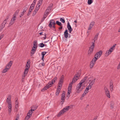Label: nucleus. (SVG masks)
I'll use <instances>...</instances> for the list:
<instances>
[{
	"mask_svg": "<svg viewBox=\"0 0 120 120\" xmlns=\"http://www.w3.org/2000/svg\"><path fill=\"white\" fill-rule=\"evenodd\" d=\"M72 105L68 106L65 107L64 108L62 109L60 112H59L57 115V117H59L62 115L66 111H68L69 109H71Z\"/></svg>",
	"mask_w": 120,
	"mask_h": 120,
	"instance_id": "obj_1",
	"label": "nucleus"
},
{
	"mask_svg": "<svg viewBox=\"0 0 120 120\" xmlns=\"http://www.w3.org/2000/svg\"><path fill=\"white\" fill-rule=\"evenodd\" d=\"M94 41L91 42L92 45L90 47L89 51H88V54L90 55L91 53L92 52L94 49V43L95 42L96 40L94 39Z\"/></svg>",
	"mask_w": 120,
	"mask_h": 120,
	"instance_id": "obj_2",
	"label": "nucleus"
},
{
	"mask_svg": "<svg viewBox=\"0 0 120 120\" xmlns=\"http://www.w3.org/2000/svg\"><path fill=\"white\" fill-rule=\"evenodd\" d=\"M102 53V51L100 50L97 52L95 55L94 56L99 58L101 56Z\"/></svg>",
	"mask_w": 120,
	"mask_h": 120,
	"instance_id": "obj_3",
	"label": "nucleus"
},
{
	"mask_svg": "<svg viewBox=\"0 0 120 120\" xmlns=\"http://www.w3.org/2000/svg\"><path fill=\"white\" fill-rule=\"evenodd\" d=\"M31 111H29L27 116L25 117L24 120H28L30 117L32 115Z\"/></svg>",
	"mask_w": 120,
	"mask_h": 120,
	"instance_id": "obj_4",
	"label": "nucleus"
},
{
	"mask_svg": "<svg viewBox=\"0 0 120 120\" xmlns=\"http://www.w3.org/2000/svg\"><path fill=\"white\" fill-rule=\"evenodd\" d=\"M52 86L51 83H49L47 84L46 86L42 90V91H43L45 90H46L47 89L49 88Z\"/></svg>",
	"mask_w": 120,
	"mask_h": 120,
	"instance_id": "obj_5",
	"label": "nucleus"
},
{
	"mask_svg": "<svg viewBox=\"0 0 120 120\" xmlns=\"http://www.w3.org/2000/svg\"><path fill=\"white\" fill-rule=\"evenodd\" d=\"M37 48V47H35L34 46H33L32 48V49L31 51V56H33V54L35 53V51H36V49Z\"/></svg>",
	"mask_w": 120,
	"mask_h": 120,
	"instance_id": "obj_6",
	"label": "nucleus"
},
{
	"mask_svg": "<svg viewBox=\"0 0 120 120\" xmlns=\"http://www.w3.org/2000/svg\"><path fill=\"white\" fill-rule=\"evenodd\" d=\"M56 24V23L55 22L53 19L51 20H50V23L49 24V27H52V25H55Z\"/></svg>",
	"mask_w": 120,
	"mask_h": 120,
	"instance_id": "obj_7",
	"label": "nucleus"
},
{
	"mask_svg": "<svg viewBox=\"0 0 120 120\" xmlns=\"http://www.w3.org/2000/svg\"><path fill=\"white\" fill-rule=\"evenodd\" d=\"M112 51V48H110L107 51L105 54V56H108L109 54H110L111 53Z\"/></svg>",
	"mask_w": 120,
	"mask_h": 120,
	"instance_id": "obj_8",
	"label": "nucleus"
},
{
	"mask_svg": "<svg viewBox=\"0 0 120 120\" xmlns=\"http://www.w3.org/2000/svg\"><path fill=\"white\" fill-rule=\"evenodd\" d=\"M67 28L68 30L69 31V32L70 33H71V32L72 31V29L68 22L67 24Z\"/></svg>",
	"mask_w": 120,
	"mask_h": 120,
	"instance_id": "obj_9",
	"label": "nucleus"
},
{
	"mask_svg": "<svg viewBox=\"0 0 120 120\" xmlns=\"http://www.w3.org/2000/svg\"><path fill=\"white\" fill-rule=\"evenodd\" d=\"M11 95H9L8 96V97L7 98V101L8 103V104H11Z\"/></svg>",
	"mask_w": 120,
	"mask_h": 120,
	"instance_id": "obj_10",
	"label": "nucleus"
},
{
	"mask_svg": "<svg viewBox=\"0 0 120 120\" xmlns=\"http://www.w3.org/2000/svg\"><path fill=\"white\" fill-rule=\"evenodd\" d=\"M12 61H11L7 65L6 67L8 69H9L10 67L12 65Z\"/></svg>",
	"mask_w": 120,
	"mask_h": 120,
	"instance_id": "obj_11",
	"label": "nucleus"
},
{
	"mask_svg": "<svg viewBox=\"0 0 120 120\" xmlns=\"http://www.w3.org/2000/svg\"><path fill=\"white\" fill-rule=\"evenodd\" d=\"M68 30H66L64 32V37L66 38H67L68 36Z\"/></svg>",
	"mask_w": 120,
	"mask_h": 120,
	"instance_id": "obj_12",
	"label": "nucleus"
},
{
	"mask_svg": "<svg viewBox=\"0 0 120 120\" xmlns=\"http://www.w3.org/2000/svg\"><path fill=\"white\" fill-rule=\"evenodd\" d=\"M94 22L93 21L91 22L90 23L89 27L88 28V30H91L92 28L93 27V26L94 25Z\"/></svg>",
	"mask_w": 120,
	"mask_h": 120,
	"instance_id": "obj_13",
	"label": "nucleus"
},
{
	"mask_svg": "<svg viewBox=\"0 0 120 120\" xmlns=\"http://www.w3.org/2000/svg\"><path fill=\"white\" fill-rule=\"evenodd\" d=\"M57 79V78L56 77H55L52 80L51 82H49V83H51V85H52V84H53L55 82Z\"/></svg>",
	"mask_w": 120,
	"mask_h": 120,
	"instance_id": "obj_14",
	"label": "nucleus"
},
{
	"mask_svg": "<svg viewBox=\"0 0 120 120\" xmlns=\"http://www.w3.org/2000/svg\"><path fill=\"white\" fill-rule=\"evenodd\" d=\"M79 78H76L75 77V76H74V78L72 80V83H74L75 82H76Z\"/></svg>",
	"mask_w": 120,
	"mask_h": 120,
	"instance_id": "obj_15",
	"label": "nucleus"
},
{
	"mask_svg": "<svg viewBox=\"0 0 120 120\" xmlns=\"http://www.w3.org/2000/svg\"><path fill=\"white\" fill-rule=\"evenodd\" d=\"M61 90V88H57L56 93V95H58L59 94Z\"/></svg>",
	"mask_w": 120,
	"mask_h": 120,
	"instance_id": "obj_16",
	"label": "nucleus"
},
{
	"mask_svg": "<svg viewBox=\"0 0 120 120\" xmlns=\"http://www.w3.org/2000/svg\"><path fill=\"white\" fill-rule=\"evenodd\" d=\"M105 94L109 98H110V95L109 93V91L107 90L106 91H105Z\"/></svg>",
	"mask_w": 120,
	"mask_h": 120,
	"instance_id": "obj_17",
	"label": "nucleus"
},
{
	"mask_svg": "<svg viewBox=\"0 0 120 120\" xmlns=\"http://www.w3.org/2000/svg\"><path fill=\"white\" fill-rule=\"evenodd\" d=\"M80 75L81 73L80 72H77L75 74V77H76V78H79Z\"/></svg>",
	"mask_w": 120,
	"mask_h": 120,
	"instance_id": "obj_18",
	"label": "nucleus"
},
{
	"mask_svg": "<svg viewBox=\"0 0 120 120\" xmlns=\"http://www.w3.org/2000/svg\"><path fill=\"white\" fill-rule=\"evenodd\" d=\"M95 64L94 63L92 62V61H91L90 64V68H92L94 65Z\"/></svg>",
	"mask_w": 120,
	"mask_h": 120,
	"instance_id": "obj_19",
	"label": "nucleus"
},
{
	"mask_svg": "<svg viewBox=\"0 0 120 120\" xmlns=\"http://www.w3.org/2000/svg\"><path fill=\"white\" fill-rule=\"evenodd\" d=\"M53 5L52 4L51 6V7H49L47 8V9L46 10V11H47V12H49L50 11L51 8H52V6Z\"/></svg>",
	"mask_w": 120,
	"mask_h": 120,
	"instance_id": "obj_20",
	"label": "nucleus"
},
{
	"mask_svg": "<svg viewBox=\"0 0 120 120\" xmlns=\"http://www.w3.org/2000/svg\"><path fill=\"white\" fill-rule=\"evenodd\" d=\"M37 5L36 8H35V9L34 11H35L36 12H37L38 11V9L40 8V6L39 5Z\"/></svg>",
	"mask_w": 120,
	"mask_h": 120,
	"instance_id": "obj_21",
	"label": "nucleus"
},
{
	"mask_svg": "<svg viewBox=\"0 0 120 120\" xmlns=\"http://www.w3.org/2000/svg\"><path fill=\"white\" fill-rule=\"evenodd\" d=\"M98 58L94 56V58H93L91 61H92V62H94L95 64V63L97 60Z\"/></svg>",
	"mask_w": 120,
	"mask_h": 120,
	"instance_id": "obj_22",
	"label": "nucleus"
},
{
	"mask_svg": "<svg viewBox=\"0 0 120 120\" xmlns=\"http://www.w3.org/2000/svg\"><path fill=\"white\" fill-rule=\"evenodd\" d=\"M6 23V22L5 23V24L1 25V26L0 27V31H1L3 29L5 26V25Z\"/></svg>",
	"mask_w": 120,
	"mask_h": 120,
	"instance_id": "obj_23",
	"label": "nucleus"
},
{
	"mask_svg": "<svg viewBox=\"0 0 120 120\" xmlns=\"http://www.w3.org/2000/svg\"><path fill=\"white\" fill-rule=\"evenodd\" d=\"M82 85L79 83L77 86L76 87L77 89H80V88L81 87Z\"/></svg>",
	"mask_w": 120,
	"mask_h": 120,
	"instance_id": "obj_24",
	"label": "nucleus"
},
{
	"mask_svg": "<svg viewBox=\"0 0 120 120\" xmlns=\"http://www.w3.org/2000/svg\"><path fill=\"white\" fill-rule=\"evenodd\" d=\"M95 80V79H94L92 80L91 81V82L89 84L92 86L93 84L94 83Z\"/></svg>",
	"mask_w": 120,
	"mask_h": 120,
	"instance_id": "obj_25",
	"label": "nucleus"
},
{
	"mask_svg": "<svg viewBox=\"0 0 120 120\" xmlns=\"http://www.w3.org/2000/svg\"><path fill=\"white\" fill-rule=\"evenodd\" d=\"M39 45V46L41 47H43L45 46H47L46 45H45L42 43L40 44Z\"/></svg>",
	"mask_w": 120,
	"mask_h": 120,
	"instance_id": "obj_26",
	"label": "nucleus"
},
{
	"mask_svg": "<svg viewBox=\"0 0 120 120\" xmlns=\"http://www.w3.org/2000/svg\"><path fill=\"white\" fill-rule=\"evenodd\" d=\"M49 13L47 12V11H45L44 13V16L46 17L48 15Z\"/></svg>",
	"mask_w": 120,
	"mask_h": 120,
	"instance_id": "obj_27",
	"label": "nucleus"
},
{
	"mask_svg": "<svg viewBox=\"0 0 120 120\" xmlns=\"http://www.w3.org/2000/svg\"><path fill=\"white\" fill-rule=\"evenodd\" d=\"M113 84H112V85H111L110 86V91L111 92H112L113 90Z\"/></svg>",
	"mask_w": 120,
	"mask_h": 120,
	"instance_id": "obj_28",
	"label": "nucleus"
},
{
	"mask_svg": "<svg viewBox=\"0 0 120 120\" xmlns=\"http://www.w3.org/2000/svg\"><path fill=\"white\" fill-rule=\"evenodd\" d=\"M19 10L18 9V10H17L15 12V13L13 15L16 16V15H17L18 14V13L19 12Z\"/></svg>",
	"mask_w": 120,
	"mask_h": 120,
	"instance_id": "obj_29",
	"label": "nucleus"
},
{
	"mask_svg": "<svg viewBox=\"0 0 120 120\" xmlns=\"http://www.w3.org/2000/svg\"><path fill=\"white\" fill-rule=\"evenodd\" d=\"M56 23L60 26H61V25H62L61 22H59V21H56Z\"/></svg>",
	"mask_w": 120,
	"mask_h": 120,
	"instance_id": "obj_30",
	"label": "nucleus"
},
{
	"mask_svg": "<svg viewBox=\"0 0 120 120\" xmlns=\"http://www.w3.org/2000/svg\"><path fill=\"white\" fill-rule=\"evenodd\" d=\"M28 68H26L25 70L24 73L26 75V74L28 73Z\"/></svg>",
	"mask_w": 120,
	"mask_h": 120,
	"instance_id": "obj_31",
	"label": "nucleus"
},
{
	"mask_svg": "<svg viewBox=\"0 0 120 120\" xmlns=\"http://www.w3.org/2000/svg\"><path fill=\"white\" fill-rule=\"evenodd\" d=\"M65 99V97H61V99L62 101H61V102H62V104H63V102L64 101Z\"/></svg>",
	"mask_w": 120,
	"mask_h": 120,
	"instance_id": "obj_32",
	"label": "nucleus"
},
{
	"mask_svg": "<svg viewBox=\"0 0 120 120\" xmlns=\"http://www.w3.org/2000/svg\"><path fill=\"white\" fill-rule=\"evenodd\" d=\"M43 0H39V3L37 5H38L39 4V6H40L42 4Z\"/></svg>",
	"mask_w": 120,
	"mask_h": 120,
	"instance_id": "obj_33",
	"label": "nucleus"
},
{
	"mask_svg": "<svg viewBox=\"0 0 120 120\" xmlns=\"http://www.w3.org/2000/svg\"><path fill=\"white\" fill-rule=\"evenodd\" d=\"M92 2L93 1L92 0H88V4L90 5L91 4Z\"/></svg>",
	"mask_w": 120,
	"mask_h": 120,
	"instance_id": "obj_34",
	"label": "nucleus"
},
{
	"mask_svg": "<svg viewBox=\"0 0 120 120\" xmlns=\"http://www.w3.org/2000/svg\"><path fill=\"white\" fill-rule=\"evenodd\" d=\"M73 83H72V82H71L69 85V87L68 88H69L70 89H71L72 85Z\"/></svg>",
	"mask_w": 120,
	"mask_h": 120,
	"instance_id": "obj_35",
	"label": "nucleus"
},
{
	"mask_svg": "<svg viewBox=\"0 0 120 120\" xmlns=\"http://www.w3.org/2000/svg\"><path fill=\"white\" fill-rule=\"evenodd\" d=\"M14 21L13 20H11L10 21V22L9 23V25H10V26H11L14 23Z\"/></svg>",
	"mask_w": 120,
	"mask_h": 120,
	"instance_id": "obj_36",
	"label": "nucleus"
},
{
	"mask_svg": "<svg viewBox=\"0 0 120 120\" xmlns=\"http://www.w3.org/2000/svg\"><path fill=\"white\" fill-rule=\"evenodd\" d=\"M16 16L13 15V17L12 18L11 20L15 21V20L16 19Z\"/></svg>",
	"mask_w": 120,
	"mask_h": 120,
	"instance_id": "obj_37",
	"label": "nucleus"
},
{
	"mask_svg": "<svg viewBox=\"0 0 120 120\" xmlns=\"http://www.w3.org/2000/svg\"><path fill=\"white\" fill-rule=\"evenodd\" d=\"M65 91H63V92L62 93V94L61 97H65Z\"/></svg>",
	"mask_w": 120,
	"mask_h": 120,
	"instance_id": "obj_38",
	"label": "nucleus"
},
{
	"mask_svg": "<svg viewBox=\"0 0 120 120\" xmlns=\"http://www.w3.org/2000/svg\"><path fill=\"white\" fill-rule=\"evenodd\" d=\"M98 35L99 33H97L94 37V39H95V40H97Z\"/></svg>",
	"mask_w": 120,
	"mask_h": 120,
	"instance_id": "obj_39",
	"label": "nucleus"
},
{
	"mask_svg": "<svg viewBox=\"0 0 120 120\" xmlns=\"http://www.w3.org/2000/svg\"><path fill=\"white\" fill-rule=\"evenodd\" d=\"M88 78L87 76H86L83 79H82L83 81V82H84Z\"/></svg>",
	"mask_w": 120,
	"mask_h": 120,
	"instance_id": "obj_40",
	"label": "nucleus"
},
{
	"mask_svg": "<svg viewBox=\"0 0 120 120\" xmlns=\"http://www.w3.org/2000/svg\"><path fill=\"white\" fill-rule=\"evenodd\" d=\"M38 106L34 105L31 108L36 110Z\"/></svg>",
	"mask_w": 120,
	"mask_h": 120,
	"instance_id": "obj_41",
	"label": "nucleus"
},
{
	"mask_svg": "<svg viewBox=\"0 0 120 120\" xmlns=\"http://www.w3.org/2000/svg\"><path fill=\"white\" fill-rule=\"evenodd\" d=\"M37 41H34V42L33 46L35 47H37Z\"/></svg>",
	"mask_w": 120,
	"mask_h": 120,
	"instance_id": "obj_42",
	"label": "nucleus"
},
{
	"mask_svg": "<svg viewBox=\"0 0 120 120\" xmlns=\"http://www.w3.org/2000/svg\"><path fill=\"white\" fill-rule=\"evenodd\" d=\"M63 79H64V76L63 75L61 77L60 80V81L61 82H63Z\"/></svg>",
	"mask_w": 120,
	"mask_h": 120,
	"instance_id": "obj_43",
	"label": "nucleus"
},
{
	"mask_svg": "<svg viewBox=\"0 0 120 120\" xmlns=\"http://www.w3.org/2000/svg\"><path fill=\"white\" fill-rule=\"evenodd\" d=\"M60 21L63 23H64L65 22V20L63 18H60Z\"/></svg>",
	"mask_w": 120,
	"mask_h": 120,
	"instance_id": "obj_44",
	"label": "nucleus"
},
{
	"mask_svg": "<svg viewBox=\"0 0 120 120\" xmlns=\"http://www.w3.org/2000/svg\"><path fill=\"white\" fill-rule=\"evenodd\" d=\"M10 14H8L7 15L6 17V18L5 19V20L6 21H7L8 19L9 16H10Z\"/></svg>",
	"mask_w": 120,
	"mask_h": 120,
	"instance_id": "obj_45",
	"label": "nucleus"
},
{
	"mask_svg": "<svg viewBox=\"0 0 120 120\" xmlns=\"http://www.w3.org/2000/svg\"><path fill=\"white\" fill-rule=\"evenodd\" d=\"M8 69V68L6 67L5 69L3 70V72L4 73H5L7 71V70Z\"/></svg>",
	"mask_w": 120,
	"mask_h": 120,
	"instance_id": "obj_46",
	"label": "nucleus"
},
{
	"mask_svg": "<svg viewBox=\"0 0 120 120\" xmlns=\"http://www.w3.org/2000/svg\"><path fill=\"white\" fill-rule=\"evenodd\" d=\"M47 52H41V54L42 56H44V55L46 54Z\"/></svg>",
	"mask_w": 120,
	"mask_h": 120,
	"instance_id": "obj_47",
	"label": "nucleus"
},
{
	"mask_svg": "<svg viewBox=\"0 0 120 120\" xmlns=\"http://www.w3.org/2000/svg\"><path fill=\"white\" fill-rule=\"evenodd\" d=\"M26 67L27 68H29L30 67V63H29L28 64H26Z\"/></svg>",
	"mask_w": 120,
	"mask_h": 120,
	"instance_id": "obj_48",
	"label": "nucleus"
},
{
	"mask_svg": "<svg viewBox=\"0 0 120 120\" xmlns=\"http://www.w3.org/2000/svg\"><path fill=\"white\" fill-rule=\"evenodd\" d=\"M35 4H34V3H33L32 4H31V5L30 6V7L31 8H34V5Z\"/></svg>",
	"mask_w": 120,
	"mask_h": 120,
	"instance_id": "obj_49",
	"label": "nucleus"
},
{
	"mask_svg": "<svg viewBox=\"0 0 120 120\" xmlns=\"http://www.w3.org/2000/svg\"><path fill=\"white\" fill-rule=\"evenodd\" d=\"M68 94H70L71 93V89H70L69 88H68Z\"/></svg>",
	"mask_w": 120,
	"mask_h": 120,
	"instance_id": "obj_50",
	"label": "nucleus"
},
{
	"mask_svg": "<svg viewBox=\"0 0 120 120\" xmlns=\"http://www.w3.org/2000/svg\"><path fill=\"white\" fill-rule=\"evenodd\" d=\"M83 89V88H82L81 89H77V90L76 91L77 93H79L80 91H82V90Z\"/></svg>",
	"mask_w": 120,
	"mask_h": 120,
	"instance_id": "obj_51",
	"label": "nucleus"
},
{
	"mask_svg": "<svg viewBox=\"0 0 120 120\" xmlns=\"http://www.w3.org/2000/svg\"><path fill=\"white\" fill-rule=\"evenodd\" d=\"M9 105V106L8 107V108H9V109H12V105L11 104H8Z\"/></svg>",
	"mask_w": 120,
	"mask_h": 120,
	"instance_id": "obj_52",
	"label": "nucleus"
},
{
	"mask_svg": "<svg viewBox=\"0 0 120 120\" xmlns=\"http://www.w3.org/2000/svg\"><path fill=\"white\" fill-rule=\"evenodd\" d=\"M46 18V17H45L44 16L42 18V19L41 21V22H43L45 19V18Z\"/></svg>",
	"mask_w": 120,
	"mask_h": 120,
	"instance_id": "obj_53",
	"label": "nucleus"
},
{
	"mask_svg": "<svg viewBox=\"0 0 120 120\" xmlns=\"http://www.w3.org/2000/svg\"><path fill=\"white\" fill-rule=\"evenodd\" d=\"M45 36V37H43L44 38V40L46 38V34L45 33H44V34H43Z\"/></svg>",
	"mask_w": 120,
	"mask_h": 120,
	"instance_id": "obj_54",
	"label": "nucleus"
},
{
	"mask_svg": "<svg viewBox=\"0 0 120 120\" xmlns=\"http://www.w3.org/2000/svg\"><path fill=\"white\" fill-rule=\"evenodd\" d=\"M24 14V13H23L22 12H21V14L20 15V17H21Z\"/></svg>",
	"mask_w": 120,
	"mask_h": 120,
	"instance_id": "obj_55",
	"label": "nucleus"
},
{
	"mask_svg": "<svg viewBox=\"0 0 120 120\" xmlns=\"http://www.w3.org/2000/svg\"><path fill=\"white\" fill-rule=\"evenodd\" d=\"M62 84H61V85L59 84V85L58 86L57 88H61V87L62 86Z\"/></svg>",
	"mask_w": 120,
	"mask_h": 120,
	"instance_id": "obj_56",
	"label": "nucleus"
},
{
	"mask_svg": "<svg viewBox=\"0 0 120 120\" xmlns=\"http://www.w3.org/2000/svg\"><path fill=\"white\" fill-rule=\"evenodd\" d=\"M116 44H115L114 45H113V46L112 47H111V48H112V51L113 50V48L115 47L116 46Z\"/></svg>",
	"mask_w": 120,
	"mask_h": 120,
	"instance_id": "obj_57",
	"label": "nucleus"
},
{
	"mask_svg": "<svg viewBox=\"0 0 120 120\" xmlns=\"http://www.w3.org/2000/svg\"><path fill=\"white\" fill-rule=\"evenodd\" d=\"M37 13V12H36L35 11H34L33 12V15H32L33 16H34L35 15V14H36Z\"/></svg>",
	"mask_w": 120,
	"mask_h": 120,
	"instance_id": "obj_58",
	"label": "nucleus"
},
{
	"mask_svg": "<svg viewBox=\"0 0 120 120\" xmlns=\"http://www.w3.org/2000/svg\"><path fill=\"white\" fill-rule=\"evenodd\" d=\"M34 8H31L30 7V9L29 10V11H30V12H31L32 11V10Z\"/></svg>",
	"mask_w": 120,
	"mask_h": 120,
	"instance_id": "obj_59",
	"label": "nucleus"
},
{
	"mask_svg": "<svg viewBox=\"0 0 120 120\" xmlns=\"http://www.w3.org/2000/svg\"><path fill=\"white\" fill-rule=\"evenodd\" d=\"M117 69H120V62L119 64L118 65L117 67Z\"/></svg>",
	"mask_w": 120,
	"mask_h": 120,
	"instance_id": "obj_60",
	"label": "nucleus"
},
{
	"mask_svg": "<svg viewBox=\"0 0 120 120\" xmlns=\"http://www.w3.org/2000/svg\"><path fill=\"white\" fill-rule=\"evenodd\" d=\"M104 90H105V91H107V90H108L107 88L106 87H104Z\"/></svg>",
	"mask_w": 120,
	"mask_h": 120,
	"instance_id": "obj_61",
	"label": "nucleus"
},
{
	"mask_svg": "<svg viewBox=\"0 0 120 120\" xmlns=\"http://www.w3.org/2000/svg\"><path fill=\"white\" fill-rule=\"evenodd\" d=\"M18 99H17V100L15 102V105H18V102L17 101Z\"/></svg>",
	"mask_w": 120,
	"mask_h": 120,
	"instance_id": "obj_62",
	"label": "nucleus"
},
{
	"mask_svg": "<svg viewBox=\"0 0 120 120\" xmlns=\"http://www.w3.org/2000/svg\"><path fill=\"white\" fill-rule=\"evenodd\" d=\"M6 22V23H7V21H6L5 20H4V21H3L2 23V24H5V22Z\"/></svg>",
	"mask_w": 120,
	"mask_h": 120,
	"instance_id": "obj_63",
	"label": "nucleus"
},
{
	"mask_svg": "<svg viewBox=\"0 0 120 120\" xmlns=\"http://www.w3.org/2000/svg\"><path fill=\"white\" fill-rule=\"evenodd\" d=\"M26 74H25L24 73V74L22 76V79H24V78L25 77V76L26 75Z\"/></svg>",
	"mask_w": 120,
	"mask_h": 120,
	"instance_id": "obj_64",
	"label": "nucleus"
}]
</instances>
